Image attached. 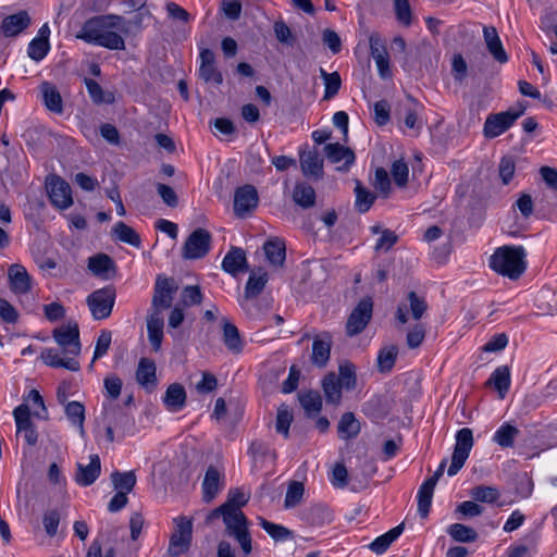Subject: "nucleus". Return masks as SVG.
<instances>
[{"label":"nucleus","mask_w":557,"mask_h":557,"mask_svg":"<svg viewBox=\"0 0 557 557\" xmlns=\"http://www.w3.org/2000/svg\"><path fill=\"white\" fill-rule=\"evenodd\" d=\"M144 18V12L137 13L129 21L116 14L92 16L83 24L76 38L110 50H124L125 41L121 34L128 35L133 27L140 30Z\"/></svg>","instance_id":"f257e3e1"},{"label":"nucleus","mask_w":557,"mask_h":557,"mask_svg":"<svg viewBox=\"0 0 557 557\" xmlns=\"http://www.w3.org/2000/svg\"><path fill=\"white\" fill-rule=\"evenodd\" d=\"M525 251L521 246H503L490 258V267L503 276L519 278L525 271Z\"/></svg>","instance_id":"f03ea898"},{"label":"nucleus","mask_w":557,"mask_h":557,"mask_svg":"<svg viewBox=\"0 0 557 557\" xmlns=\"http://www.w3.org/2000/svg\"><path fill=\"white\" fill-rule=\"evenodd\" d=\"M527 110V106L518 103L516 108H510L507 111L490 114L483 126V135L486 138H495L504 134L509 129L513 123L521 116Z\"/></svg>","instance_id":"7ed1b4c3"},{"label":"nucleus","mask_w":557,"mask_h":557,"mask_svg":"<svg viewBox=\"0 0 557 557\" xmlns=\"http://www.w3.org/2000/svg\"><path fill=\"white\" fill-rule=\"evenodd\" d=\"M223 522L225 534L238 542L244 555H249L252 549L251 536L248 531V520L242 509L226 511Z\"/></svg>","instance_id":"20e7f679"},{"label":"nucleus","mask_w":557,"mask_h":557,"mask_svg":"<svg viewBox=\"0 0 557 557\" xmlns=\"http://www.w3.org/2000/svg\"><path fill=\"white\" fill-rule=\"evenodd\" d=\"M473 447V433L469 428L459 430L456 434V444L454 447L451 463L448 467L447 474L456 475L463 467Z\"/></svg>","instance_id":"39448f33"},{"label":"nucleus","mask_w":557,"mask_h":557,"mask_svg":"<svg viewBox=\"0 0 557 557\" xmlns=\"http://www.w3.org/2000/svg\"><path fill=\"white\" fill-rule=\"evenodd\" d=\"M115 301V290L111 287H104L92 292L86 299L91 315L95 320L107 319L113 309Z\"/></svg>","instance_id":"423d86ee"},{"label":"nucleus","mask_w":557,"mask_h":557,"mask_svg":"<svg viewBox=\"0 0 557 557\" xmlns=\"http://www.w3.org/2000/svg\"><path fill=\"white\" fill-rule=\"evenodd\" d=\"M373 313L371 297L362 298L352 309L346 322V334L350 337L360 334L369 324Z\"/></svg>","instance_id":"0eeeda50"},{"label":"nucleus","mask_w":557,"mask_h":557,"mask_svg":"<svg viewBox=\"0 0 557 557\" xmlns=\"http://www.w3.org/2000/svg\"><path fill=\"white\" fill-rule=\"evenodd\" d=\"M211 234L205 228L195 230L186 239L183 246V258L185 259H201L210 250Z\"/></svg>","instance_id":"6e6552de"},{"label":"nucleus","mask_w":557,"mask_h":557,"mask_svg":"<svg viewBox=\"0 0 557 557\" xmlns=\"http://www.w3.org/2000/svg\"><path fill=\"white\" fill-rule=\"evenodd\" d=\"M176 528L170 539L169 553L177 557L188 550L191 542L193 523L185 517L174 519Z\"/></svg>","instance_id":"1a4fd4ad"},{"label":"nucleus","mask_w":557,"mask_h":557,"mask_svg":"<svg viewBox=\"0 0 557 557\" xmlns=\"http://www.w3.org/2000/svg\"><path fill=\"white\" fill-rule=\"evenodd\" d=\"M46 187L49 199L54 207L64 210L73 205L71 186L60 176H48Z\"/></svg>","instance_id":"9d476101"},{"label":"nucleus","mask_w":557,"mask_h":557,"mask_svg":"<svg viewBox=\"0 0 557 557\" xmlns=\"http://www.w3.org/2000/svg\"><path fill=\"white\" fill-rule=\"evenodd\" d=\"M447 465V459H443L437 468V470L434 472V474L426 479L418 491V512L421 518H426L430 512L431 504H432V497L433 492L436 486L437 481L443 475L445 468Z\"/></svg>","instance_id":"9b49d317"},{"label":"nucleus","mask_w":557,"mask_h":557,"mask_svg":"<svg viewBox=\"0 0 557 557\" xmlns=\"http://www.w3.org/2000/svg\"><path fill=\"white\" fill-rule=\"evenodd\" d=\"M53 338L63 354L76 357L81 352L79 329L77 323L61 326L53 331Z\"/></svg>","instance_id":"f8f14e48"},{"label":"nucleus","mask_w":557,"mask_h":557,"mask_svg":"<svg viewBox=\"0 0 557 557\" xmlns=\"http://www.w3.org/2000/svg\"><path fill=\"white\" fill-rule=\"evenodd\" d=\"M177 287L174 285V281L172 278L158 276L154 285V293L151 301V312L150 313H162V310L169 309L173 301V294L176 292Z\"/></svg>","instance_id":"ddd939ff"},{"label":"nucleus","mask_w":557,"mask_h":557,"mask_svg":"<svg viewBox=\"0 0 557 557\" xmlns=\"http://www.w3.org/2000/svg\"><path fill=\"white\" fill-rule=\"evenodd\" d=\"M259 196L255 186L244 185L234 194V213L237 218H246L258 206Z\"/></svg>","instance_id":"4468645a"},{"label":"nucleus","mask_w":557,"mask_h":557,"mask_svg":"<svg viewBox=\"0 0 557 557\" xmlns=\"http://www.w3.org/2000/svg\"><path fill=\"white\" fill-rule=\"evenodd\" d=\"M199 77L206 83H213L219 86L223 83V75L215 65V54L211 49L205 48L200 51Z\"/></svg>","instance_id":"2eb2a0df"},{"label":"nucleus","mask_w":557,"mask_h":557,"mask_svg":"<svg viewBox=\"0 0 557 557\" xmlns=\"http://www.w3.org/2000/svg\"><path fill=\"white\" fill-rule=\"evenodd\" d=\"M370 53L375 61L379 75L382 78H388L392 76L389 69V60L386 47L377 34H372L369 38Z\"/></svg>","instance_id":"dca6fc26"},{"label":"nucleus","mask_w":557,"mask_h":557,"mask_svg":"<svg viewBox=\"0 0 557 557\" xmlns=\"http://www.w3.org/2000/svg\"><path fill=\"white\" fill-rule=\"evenodd\" d=\"M407 300H408V306L400 304L396 311V319L401 324H405L408 322V315H407L408 307H409L411 315L414 320H420L428 310V304L425 301V298L422 296H419L413 290L408 293Z\"/></svg>","instance_id":"f3484780"},{"label":"nucleus","mask_w":557,"mask_h":557,"mask_svg":"<svg viewBox=\"0 0 557 557\" xmlns=\"http://www.w3.org/2000/svg\"><path fill=\"white\" fill-rule=\"evenodd\" d=\"M224 487V475L213 466H210L205 474L201 490L202 500L211 503Z\"/></svg>","instance_id":"a211bd4d"},{"label":"nucleus","mask_w":557,"mask_h":557,"mask_svg":"<svg viewBox=\"0 0 557 557\" xmlns=\"http://www.w3.org/2000/svg\"><path fill=\"white\" fill-rule=\"evenodd\" d=\"M89 463H77L75 481L81 486L91 485L100 475L101 461L98 455L94 454L89 457Z\"/></svg>","instance_id":"6ab92c4d"},{"label":"nucleus","mask_w":557,"mask_h":557,"mask_svg":"<svg viewBox=\"0 0 557 557\" xmlns=\"http://www.w3.org/2000/svg\"><path fill=\"white\" fill-rule=\"evenodd\" d=\"M331 347L332 336L330 333L324 332L315 336L312 343L311 362L319 368L325 367L330 360Z\"/></svg>","instance_id":"aec40b11"},{"label":"nucleus","mask_w":557,"mask_h":557,"mask_svg":"<svg viewBox=\"0 0 557 557\" xmlns=\"http://www.w3.org/2000/svg\"><path fill=\"white\" fill-rule=\"evenodd\" d=\"M32 23L27 11L8 15L1 23V32L5 37H15L24 32Z\"/></svg>","instance_id":"412c9836"},{"label":"nucleus","mask_w":557,"mask_h":557,"mask_svg":"<svg viewBox=\"0 0 557 557\" xmlns=\"http://www.w3.org/2000/svg\"><path fill=\"white\" fill-rule=\"evenodd\" d=\"M247 268L246 253L242 248L232 247L223 258L222 269L233 276L246 271Z\"/></svg>","instance_id":"4be33fe9"},{"label":"nucleus","mask_w":557,"mask_h":557,"mask_svg":"<svg viewBox=\"0 0 557 557\" xmlns=\"http://www.w3.org/2000/svg\"><path fill=\"white\" fill-rule=\"evenodd\" d=\"M300 168L305 176L320 178L323 174V159L317 150L302 151L300 153Z\"/></svg>","instance_id":"5701e85b"},{"label":"nucleus","mask_w":557,"mask_h":557,"mask_svg":"<svg viewBox=\"0 0 557 557\" xmlns=\"http://www.w3.org/2000/svg\"><path fill=\"white\" fill-rule=\"evenodd\" d=\"M483 37L488 52L499 63H506L508 55L494 26L483 27Z\"/></svg>","instance_id":"b1692460"},{"label":"nucleus","mask_w":557,"mask_h":557,"mask_svg":"<svg viewBox=\"0 0 557 557\" xmlns=\"http://www.w3.org/2000/svg\"><path fill=\"white\" fill-rule=\"evenodd\" d=\"M164 318L162 313H149L147 318L148 341L153 351H159L163 339Z\"/></svg>","instance_id":"393cba45"},{"label":"nucleus","mask_w":557,"mask_h":557,"mask_svg":"<svg viewBox=\"0 0 557 557\" xmlns=\"http://www.w3.org/2000/svg\"><path fill=\"white\" fill-rule=\"evenodd\" d=\"M11 290L15 294H26L30 289V277L21 264H12L8 271Z\"/></svg>","instance_id":"a878e982"},{"label":"nucleus","mask_w":557,"mask_h":557,"mask_svg":"<svg viewBox=\"0 0 557 557\" xmlns=\"http://www.w3.org/2000/svg\"><path fill=\"white\" fill-rule=\"evenodd\" d=\"M136 380L138 384L151 392L157 385L156 364L148 358H141L138 362L136 371Z\"/></svg>","instance_id":"bb28decb"},{"label":"nucleus","mask_w":557,"mask_h":557,"mask_svg":"<svg viewBox=\"0 0 557 557\" xmlns=\"http://www.w3.org/2000/svg\"><path fill=\"white\" fill-rule=\"evenodd\" d=\"M324 153L332 163H339L341 161H344L343 169L345 170H348L355 162L354 151L338 143L325 145Z\"/></svg>","instance_id":"cd10ccee"},{"label":"nucleus","mask_w":557,"mask_h":557,"mask_svg":"<svg viewBox=\"0 0 557 557\" xmlns=\"http://www.w3.org/2000/svg\"><path fill=\"white\" fill-rule=\"evenodd\" d=\"M40 91L45 107L53 113L61 114L63 100L58 88L49 82H44L40 85Z\"/></svg>","instance_id":"c85d7f7f"},{"label":"nucleus","mask_w":557,"mask_h":557,"mask_svg":"<svg viewBox=\"0 0 557 557\" xmlns=\"http://www.w3.org/2000/svg\"><path fill=\"white\" fill-rule=\"evenodd\" d=\"M222 339L225 347L234 355H239L244 348V342L237 326L226 319L223 320Z\"/></svg>","instance_id":"c756f323"},{"label":"nucleus","mask_w":557,"mask_h":557,"mask_svg":"<svg viewBox=\"0 0 557 557\" xmlns=\"http://www.w3.org/2000/svg\"><path fill=\"white\" fill-rule=\"evenodd\" d=\"M42 361L52 368H64L70 371H78L79 362L73 357H60L59 352L52 348L45 349L41 352Z\"/></svg>","instance_id":"7c9ffc66"},{"label":"nucleus","mask_w":557,"mask_h":557,"mask_svg":"<svg viewBox=\"0 0 557 557\" xmlns=\"http://www.w3.org/2000/svg\"><path fill=\"white\" fill-rule=\"evenodd\" d=\"M163 401L170 411L176 412L181 410L185 406L186 401V392L184 387L178 383L171 384L165 392Z\"/></svg>","instance_id":"2f4dec72"},{"label":"nucleus","mask_w":557,"mask_h":557,"mask_svg":"<svg viewBox=\"0 0 557 557\" xmlns=\"http://www.w3.org/2000/svg\"><path fill=\"white\" fill-rule=\"evenodd\" d=\"M510 371L507 366H500L494 370L486 385H492L498 392L499 398H504L510 387Z\"/></svg>","instance_id":"473e14b6"},{"label":"nucleus","mask_w":557,"mask_h":557,"mask_svg":"<svg viewBox=\"0 0 557 557\" xmlns=\"http://www.w3.org/2000/svg\"><path fill=\"white\" fill-rule=\"evenodd\" d=\"M403 531L404 523H400L383 535L377 536L373 542L370 543L369 548L377 555L385 553L391 544L398 539Z\"/></svg>","instance_id":"72a5a7b5"},{"label":"nucleus","mask_w":557,"mask_h":557,"mask_svg":"<svg viewBox=\"0 0 557 557\" xmlns=\"http://www.w3.org/2000/svg\"><path fill=\"white\" fill-rule=\"evenodd\" d=\"M360 423L352 412L344 413L337 425L338 436L345 441L355 438L360 433Z\"/></svg>","instance_id":"f704fd0d"},{"label":"nucleus","mask_w":557,"mask_h":557,"mask_svg":"<svg viewBox=\"0 0 557 557\" xmlns=\"http://www.w3.org/2000/svg\"><path fill=\"white\" fill-rule=\"evenodd\" d=\"M293 200L304 209L312 208L315 203V191L307 183H297L293 190Z\"/></svg>","instance_id":"c9c22d12"},{"label":"nucleus","mask_w":557,"mask_h":557,"mask_svg":"<svg viewBox=\"0 0 557 557\" xmlns=\"http://www.w3.org/2000/svg\"><path fill=\"white\" fill-rule=\"evenodd\" d=\"M302 517L311 525H323L332 520L331 512L321 504L307 507L302 512Z\"/></svg>","instance_id":"e433bc0d"},{"label":"nucleus","mask_w":557,"mask_h":557,"mask_svg":"<svg viewBox=\"0 0 557 557\" xmlns=\"http://www.w3.org/2000/svg\"><path fill=\"white\" fill-rule=\"evenodd\" d=\"M112 233L117 240L128 244L133 247L138 248L141 244V239L138 233L122 221L115 223L112 228Z\"/></svg>","instance_id":"4c0bfd02"},{"label":"nucleus","mask_w":557,"mask_h":557,"mask_svg":"<svg viewBox=\"0 0 557 557\" xmlns=\"http://www.w3.org/2000/svg\"><path fill=\"white\" fill-rule=\"evenodd\" d=\"M64 411L70 422L79 429L82 436L85 435V407L79 401H69L64 406Z\"/></svg>","instance_id":"58836bf2"},{"label":"nucleus","mask_w":557,"mask_h":557,"mask_svg":"<svg viewBox=\"0 0 557 557\" xmlns=\"http://www.w3.org/2000/svg\"><path fill=\"white\" fill-rule=\"evenodd\" d=\"M111 482L117 492H125V494H128L136 485V475L134 471H114L111 474Z\"/></svg>","instance_id":"ea45409f"},{"label":"nucleus","mask_w":557,"mask_h":557,"mask_svg":"<svg viewBox=\"0 0 557 557\" xmlns=\"http://www.w3.org/2000/svg\"><path fill=\"white\" fill-rule=\"evenodd\" d=\"M398 348L396 345H387L380 349L377 355V369L382 373L389 372L396 361Z\"/></svg>","instance_id":"a19ab883"},{"label":"nucleus","mask_w":557,"mask_h":557,"mask_svg":"<svg viewBox=\"0 0 557 557\" xmlns=\"http://www.w3.org/2000/svg\"><path fill=\"white\" fill-rule=\"evenodd\" d=\"M325 398L329 403L338 404L342 398V386L337 382L335 373H329L322 381Z\"/></svg>","instance_id":"79ce46f5"},{"label":"nucleus","mask_w":557,"mask_h":557,"mask_svg":"<svg viewBox=\"0 0 557 557\" xmlns=\"http://www.w3.org/2000/svg\"><path fill=\"white\" fill-rule=\"evenodd\" d=\"M113 260L106 253H98L88 259V269L97 276H104L110 270H114Z\"/></svg>","instance_id":"37998d69"},{"label":"nucleus","mask_w":557,"mask_h":557,"mask_svg":"<svg viewBox=\"0 0 557 557\" xmlns=\"http://www.w3.org/2000/svg\"><path fill=\"white\" fill-rule=\"evenodd\" d=\"M267 259L274 265H282L285 260V245L282 240H268L263 245Z\"/></svg>","instance_id":"c03bdc74"},{"label":"nucleus","mask_w":557,"mask_h":557,"mask_svg":"<svg viewBox=\"0 0 557 557\" xmlns=\"http://www.w3.org/2000/svg\"><path fill=\"white\" fill-rule=\"evenodd\" d=\"M268 282L267 272H262L257 275L256 273H251L248 277V281L245 286L244 297L246 300L256 298L265 287Z\"/></svg>","instance_id":"a18cd8bd"},{"label":"nucleus","mask_w":557,"mask_h":557,"mask_svg":"<svg viewBox=\"0 0 557 557\" xmlns=\"http://www.w3.org/2000/svg\"><path fill=\"white\" fill-rule=\"evenodd\" d=\"M519 434V430L509 424L504 423L500 428L495 432L493 436V441L497 443L500 447L508 448L512 447L515 443V438Z\"/></svg>","instance_id":"49530a36"},{"label":"nucleus","mask_w":557,"mask_h":557,"mask_svg":"<svg viewBox=\"0 0 557 557\" xmlns=\"http://www.w3.org/2000/svg\"><path fill=\"white\" fill-rule=\"evenodd\" d=\"M447 533L457 542L473 543L478 539V533L474 529L462 523H454L449 525Z\"/></svg>","instance_id":"de8ad7c7"},{"label":"nucleus","mask_w":557,"mask_h":557,"mask_svg":"<svg viewBox=\"0 0 557 557\" xmlns=\"http://www.w3.org/2000/svg\"><path fill=\"white\" fill-rule=\"evenodd\" d=\"M320 75L324 81L325 90H324V99L329 100L337 95L342 79L337 72L327 73L324 69H320Z\"/></svg>","instance_id":"09e8293b"},{"label":"nucleus","mask_w":557,"mask_h":557,"mask_svg":"<svg viewBox=\"0 0 557 557\" xmlns=\"http://www.w3.org/2000/svg\"><path fill=\"white\" fill-rule=\"evenodd\" d=\"M356 193V209L360 213H366L372 207L376 196L364 188L360 183L355 188Z\"/></svg>","instance_id":"8fccbe9b"},{"label":"nucleus","mask_w":557,"mask_h":557,"mask_svg":"<svg viewBox=\"0 0 557 557\" xmlns=\"http://www.w3.org/2000/svg\"><path fill=\"white\" fill-rule=\"evenodd\" d=\"M299 401L308 414L318 413L322 408V398L320 394L314 391L300 394Z\"/></svg>","instance_id":"3c124183"},{"label":"nucleus","mask_w":557,"mask_h":557,"mask_svg":"<svg viewBox=\"0 0 557 557\" xmlns=\"http://www.w3.org/2000/svg\"><path fill=\"white\" fill-rule=\"evenodd\" d=\"M363 411L374 419H381L388 413V408L382 397L374 396L364 404Z\"/></svg>","instance_id":"603ef678"},{"label":"nucleus","mask_w":557,"mask_h":557,"mask_svg":"<svg viewBox=\"0 0 557 557\" xmlns=\"http://www.w3.org/2000/svg\"><path fill=\"white\" fill-rule=\"evenodd\" d=\"M304 492H305V487L301 482L292 481L287 487V492H286L285 500H284V507L287 509L296 507L301 502Z\"/></svg>","instance_id":"864d4df0"},{"label":"nucleus","mask_w":557,"mask_h":557,"mask_svg":"<svg viewBox=\"0 0 557 557\" xmlns=\"http://www.w3.org/2000/svg\"><path fill=\"white\" fill-rule=\"evenodd\" d=\"M293 421V414L289 411L288 407L282 405L277 409L275 430L277 433L284 435V437H288L289 435V426Z\"/></svg>","instance_id":"5fc2aeb1"},{"label":"nucleus","mask_w":557,"mask_h":557,"mask_svg":"<svg viewBox=\"0 0 557 557\" xmlns=\"http://www.w3.org/2000/svg\"><path fill=\"white\" fill-rule=\"evenodd\" d=\"M259 524L275 541H284L292 534L287 528L270 522L261 517L259 518Z\"/></svg>","instance_id":"6e6d98bb"},{"label":"nucleus","mask_w":557,"mask_h":557,"mask_svg":"<svg viewBox=\"0 0 557 557\" xmlns=\"http://www.w3.org/2000/svg\"><path fill=\"white\" fill-rule=\"evenodd\" d=\"M470 494L471 497L476 502L490 504L496 502L499 497V492L496 487L486 485H479L473 487Z\"/></svg>","instance_id":"4d7b16f0"},{"label":"nucleus","mask_w":557,"mask_h":557,"mask_svg":"<svg viewBox=\"0 0 557 557\" xmlns=\"http://www.w3.org/2000/svg\"><path fill=\"white\" fill-rule=\"evenodd\" d=\"M13 416H14L15 423H16L17 434L24 432L25 430H27L34 425L30 420L29 407L25 404L17 406L13 411Z\"/></svg>","instance_id":"13d9d810"},{"label":"nucleus","mask_w":557,"mask_h":557,"mask_svg":"<svg viewBox=\"0 0 557 557\" xmlns=\"http://www.w3.org/2000/svg\"><path fill=\"white\" fill-rule=\"evenodd\" d=\"M50 49V44L48 39L44 38H34L27 49L28 57L34 61L42 60Z\"/></svg>","instance_id":"bf43d9fd"},{"label":"nucleus","mask_w":557,"mask_h":557,"mask_svg":"<svg viewBox=\"0 0 557 557\" xmlns=\"http://www.w3.org/2000/svg\"><path fill=\"white\" fill-rule=\"evenodd\" d=\"M337 377V382L342 387L346 389H352L356 386V373L355 367L351 363H345L339 366V373Z\"/></svg>","instance_id":"052dcab7"},{"label":"nucleus","mask_w":557,"mask_h":557,"mask_svg":"<svg viewBox=\"0 0 557 557\" xmlns=\"http://www.w3.org/2000/svg\"><path fill=\"white\" fill-rule=\"evenodd\" d=\"M373 186L383 197H388L391 191V180L385 169L377 168L375 170Z\"/></svg>","instance_id":"680f3d73"},{"label":"nucleus","mask_w":557,"mask_h":557,"mask_svg":"<svg viewBox=\"0 0 557 557\" xmlns=\"http://www.w3.org/2000/svg\"><path fill=\"white\" fill-rule=\"evenodd\" d=\"M111 341H112L111 332L108 330H102L97 338V342H96L92 362L95 360L103 357L108 352L110 345H111Z\"/></svg>","instance_id":"e2e57ef3"},{"label":"nucleus","mask_w":557,"mask_h":557,"mask_svg":"<svg viewBox=\"0 0 557 557\" xmlns=\"http://www.w3.org/2000/svg\"><path fill=\"white\" fill-rule=\"evenodd\" d=\"M249 497L238 488H232L228 491L227 500L224 506L228 507V511L240 509L248 503Z\"/></svg>","instance_id":"0e129e2a"},{"label":"nucleus","mask_w":557,"mask_h":557,"mask_svg":"<svg viewBox=\"0 0 557 557\" xmlns=\"http://www.w3.org/2000/svg\"><path fill=\"white\" fill-rule=\"evenodd\" d=\"M394 9L397 21L409 26L411 24V8L408 0H394Z\"/></svg>","instance_id":"69168bd1"},{"label":"nucleus","mask_w":557,"mask_h":557,"mask_svg":"<svg viewBox=\"0 0 557 557\" xmlns=\"http://www.w3.org/2000/svg\"><path fill=\"white\" fill-rule=\"evenodd\" d=\"M425 337V327L423 324L418 323L413 325L407 333L406 343L411 349L418 348Z\"/></svg>","instance_id":"338daca9"},{"label":"nucleus","mask_w":557,"mask_h":557,"mask_svg":"<svg viewBox=\"0 0 557 557\" xmlns=\"http://www.w3.org/2000/svg\"><path fill=\"white\" fill-rule=\"evenodd\" d=\"M515 161L511 157H503L498 165L499 176L504 185L509 184L515 175Z\"/></svg>","instance_id":"774afa93"}]
</instances>
